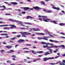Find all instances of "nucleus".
Returning a JSON list of instances; mask_svg holds the SVG:
<instances>
[{
  "mask_svg": "<svg viewBox=\"0 0 65 65\" xmlns=\"http://www.w3.org/2000/svg\"><path fill=\"white\" fill-rule=\"evenodd\" d=\"M43 61H44V62H45V61H47V60H52L53 59H54V57H44L43 58Z\"/></svg>",
  "mask_w": 65,
  "mask_h": 65,
  "instance_id": "obj_1",
  "label": "nucleus"
},
{
  "mask_svg": "<svg viewBox=\"0 0 65 65\" xmlns=\"http://www.w3.org/2000/svg\"><path fill=\"white\" fill-rule=\"evenodd\" d=\"M48 50L50 51V53H49V51H47L45 53V54L44 55L45 56H47V55H49V54H50L52 53V50L51 49H49Z\"/></svg>",
  "mask_w": 65,
  "mask_h": 65,
  "instance_id": "obj_2",
  "label": "nucleus"
},
{
  "mask_svg": "<svg viewBox=\"0 0 65 65\" xmlns=\"http://www.w3.org/2000/svg\"><path fill=\"white\" fill-rule=\"evenodd\" d=\"M46 20H48V21H50V22H51V23H53L54 24H57V21H52V20H51L50 19L48 18H47L46 19Z\"/></svg>",
  "mask_w": 65,
  "mask_h": 65,
  "instance_id": "obj_3",
  "label": "nucleus"
},
{
  "mask_svg": "<svg viewBox=\"0 0 65 65\" xmlns=\"http://www.w3.org/2000/svg\"><path fill=\"white\" fill-rule=\"evenodd\" d=\"M33 8L35 9V10H37L38 11H39L40 9H41V8L40 7H39L38 6H36L35 7H33Z\"/></svg>",
  "mask_w": 65,
  "mask_h": 65,
  "instance_id": "obj_4",
  "label": "nucleus"
},
{
  "mask_svg": "<svg viewBox=\"0 0 65 65\" xmlns=\"http://www.w3.org/2000/svg\"><path fill=\"white\" fill-rule=\"evenodd\" d=\"M20 33H21V34L22 35V36H23V37H26V36L25 35V34L26 33V32H23H23H21Z\"/></svg>",
  "mask_w": 65,
  "mask_h": 65,
  "instance_id": "obj_5",
  "label": "nucleus"
},
{
  "mask_svg": "<svg viewBox=\"0 0 65 65\" xmlns=\"http://www.w3.org/2000/svg\"><path fill=\"white\" fill-rule=\"evenodd\" d=\"M50 42H55V43H58L59 41L56 40H52L50 39L49 40Z\"/></svg>",
  "mask_w": 65,
  "mask_h": 65,
  "instance_id": "obj_6",
  "label": "nucleus"
},
{
  "mask_svg": "<svg viewBox=\"0 0 65 65\" xmlns=\"http://www.w3.org/2000/svg\"><path fill=\"white\" fill-rule=\"evenodd\" d=\"M9 21H12L13 22H19V21L14 20L12 19H9Z\"/></svg>",
  "mask_w": 65,
  "mask_h": 65,
  "instance_id": "obj_7",
  "label": "nucleus"
},
{
  "mask_svg": "<svg viewBox=\"0 0 65 65\" xmlns=\"http://www.w3.org/2000/svg\"><path fill=\"white\" fill-rule=\"evenodd\" d=\"M21 8L23 9V8L24 9V11H26V10H28V9H29V8L28 7H21Z\"/></svg>",
  "mask_w": 65,
  "mask_h": 65,
  "instance_id": "obj_8",
  "label": "nucleus"
},
{
  "mask_svg": "<svg viewBox=\"0 0 65 65\" xmlns=\"http://www.w3.org/2000/svg\"><path fill=\"white\" fill-rule=\"evenodd\" d=\"M13 44H12L11 45H7L6 46V48H8L9 49V48H10L11 47H12V46H10V45H13Z\"/></svg>",
  "mask_w": 65,
  "mask_h": 65,
  "instance_id": "obj_9",
  "label": "nucleus"
},
{
  "mask_svg": "<svg viewBox=\"0 0 65 65\" xmlns=\"http://www.w3.org/2000/svg\"><path fill=\"white\" fill-rule=\"evenodd\" d=\"M36 34L37 35H44V34L42 32H36Z\"/></svg>",
  "mask_w": 65,
  "mask_h": 65,
  "instance_id": "obj_10",
  "label": "nucleus"
},
{
  "mask_svg": "<svg viewBox=\"0 0 65 65\" xmlns=\"http://www.w3.org/2000/svg\"><path fill=\"white\" fill-rule=\"evenodd\" d=\"M52 8H53V9H56V10H60V8L59 7H56L55 6H53L52 7Z\"/></svg>",
  "mask_w": 65,
  "mask_h": 65,
  "instance_id": "obj_11",
  "label": "nucleus"
},
{
  "mask_svg": "<svg viewBox=\"0 0 65 65\" xmlns=\"http://www.w3.org/2000/svg\"><path fill=\"white\" fill-rule=\"evenodd\" d=\"M38 17H39V18H41V17H42V18H43V19H45V18H47V16H41L40 15H39Z\"/></svg>",
  "mask_w": 65,
  "mask_h": 65,
  "instance_id": "obj_12",
  "label": "nucleus"
},
{
  "mask_svg": "<svg viewBox=\"0 0 65 65\" xmlns=\"http://www.w3.org/2000/svg\"><path fill=\"white\" fill-rule=\"evenodd\" d=\"M10 26H12L11 27V29H13V28H16L17 27V26H15L14 24H13L12 25H10Z\"/></svg>",
  "mask_w": 65,
  "mask_h": 65,
  "instance_id": "obj_13",
  "label": "nucleus"
},
{
  "mask_svg": "<svg viewBox=\"0 0 65 65\" xmlns=\"http://www.w3.org/2000/svg\"><path fill=\"white\" fill-rule=\"evenodd\" d=\"M25 41V40L22 39H20L18 41V42H19V43H21V42H24Z\"/></svg>",
  "mask_w": 65,
  "mask_h": 65,
  "instance_id": "obj_14",
  "label": "nucleus"
},
{
  "mask_svg": "<svg viewBox=\"0 0 65 65\" xmlns=\"http://www.w3.org/2000/svg\"><path fill=\"white\" fill-rule=\"evenodd\" d=\"M65 60H63L62 63H60V65H65Z\"/></svg>",
  "mask_w": 65,
  "mask_h": 65,
  "instance_id": "obj_15",
  "label": "nucleus"
},
{
  "mask_svg": "<svg viewBox=\"0 0 65 65\" xmlns=\"http://www.w3.org/2000/svg\"><path fill=\"white\" fill-rule=\"evenodd\" d=\"M34 19V18L33 17H32L30 16H27L26 17V19Z\"/></svg>",
  "mask_w": 65,
  "mask_h": 65,
  "instance_id": "obj_16",
  "label": "nucleus"
},
{
  "mask_svg": "<svg viewBox=\"0 0 65 65\" xmlns=\"http://www.w3.org/2000/svg\"><path fill=\"white\" fill-rule=\"evenodd\" d=\"M10 3H11V4H13V5H17L18 4V3H17L16 2H11Z\"/></svg>",
  "mask_w": 65,
  "mask_h": 65,
  "instance_id": "obj_17",
  "label": "nucleus"
},
{
  "mask_svg": "<svg viewBox=\"0 0 65 65\" xmlns=\"http://www.w3.org/2000/svg\"><path fill=\"white\" fill-rule=\"evenodd\" d=\"M58 47H63V48H65V46L64 45H60L58 46Z\"/></svg>",
  "mask_w": 65,
  "mask_h": 65,
  "instance_id": "obj_18",
  "label": "nucleus"
},
{
  "mask_svg": "<svg viewBox=\"0 0 65 65\" xmlns=\"http://www.w3.org/2000/svg\"><path fill=\"white\" fill-rule=\"evenodd\" d=\"M25 24H27L28 25H31V23H28V22H25Z\"/></svg>",
  "mask_w": 65,
  "mask_h": 65,
  "instance_id": "obj_19",
  "label": "nucleus"
},
{
  "mask_svg": "<svg viewBox=\"0 0 65 65\" xmlns=\"http://www.w3.org/2000/svg\"><path fill=\"white\" fill-rule=\"evenodd\" d=\"M3 7L4 8V9H1V10H4V9H5L6 7H5V6L3 5Z\"/></svg>",
  "mask_w": 65,
  "mask_h": 65,
  "instance_id": "obj_20",
  "label": "nucleus"
},
{
  "mask_svg": "<svg viewBox=\"0 0 65 65\" xmlns=\"http://www.w3.org/2000/svg\"><path fill=\"white\" fill-rule=\"evenodd\" d=\"M41 4H43V5H45V3L44 2H41Z\"/></svg>",
  "mask_w": 65,
  "mask_h": 65,
  "instance_id": "obj_21",
  "label": "nucleus"
},
{
  "mask_svg": "<svg viewBox=\"0 0 65 65\" xmlns=\"http://www.w3.org/2000/svg\"><path fill=\"white\" fill-rule=\"evenodd\" d=\"M54 47H54V46H52L48 47H47V48H54Z\"/></svg>",
  "mask_w": 65,
  "mask_h": 65,
  "instance_id": "obj_22",
  "label": "nucleus"
},
{
  "mask_svg": "<svg viewBox=\"0 0 65 65\" xmlns=\"http://www.w3.org/2000/svg\"><path fill=\"white\" fill-rule=\"evenodd\" d=\"M45 18V19H43V21H44V22H48V21H47V20H46V19H46V18Z\"/></svg>",
  "mask_w": 65,
  "mask_h": 65,
  "instance_id": "obj_23",
  "label": "nucleus"
},
{
  "mask_svg": "<svg viewBox=\"0 0 65 65\" xmlns=\"http://www.w3.org/2000/svg\"><path fill=\"white\" fill-rule=\"evenodd\" d=\"M26 32V34H25V35H31V34L30 33L28 32L27 33V32Z\"/></svg>",
  "mask_w": 65,
  "mask_h": 65,
  "instance_id": "obj_24",
  "label": "nucleus"
},
{
  "mask_svg": "<svg viewBox=\"0 0 65 65\" xmlns=\"http://www.w3.org/2000/svg\"><path fill=\"white\" fill-rule=\"evenodd\" d=\"M41 44H46V43L43 41L41 42Z\"/></svg>",
  "mask_w": 65,
  "mask_h": 65,
  "instance_id": "obj_25",
  "label": "nucleus"
},
{
  "mask_svg": "<svg viewBox=\"0 0 65 65\" xmlns=\"http://www.w3.org/2000/svg\"><path fill=\"white\" fill-rule=\"evenodd\" d=\"M8 25H0V27H2L3 26H8Z\"/></svg>",
  "mask_w": 65,
  "mask_h": 65,
  "instance_id": "obj_26",
  "label": "nucleus"
},
{
  "mask_svg": "<svg viewBox=\"0 0 65 65\" xmlns=\"http://www.w3.org/2000/svg\"><path fill=\"white\" fill-rule=\"evenodd\" d=\"M41 39H44V40H48L47 39L45 38H42L41 37Z\"/></svg>",
  "mask_w": 65,
  "mask_h": 65,
  "instance_id": "obj_27",
  "label": "nucleus"
},
{
  "mask_svg": "<svg viewBox=\"0 0 65 65\" xmlns=\"http://www.w3.org/2000/svg\"><path fill=\"white\" fill-rule=\"evenodd\" d=\"M59 25H60V26H63L64 25V24L62 23H60Z\"/></svg>",
  "mask_w": 65,
  "mask_h": 65,
  "instance_id": "obj_28",
  "label": "nucleus"
},
{
  "mask_svg": "<svg viewBox=\"0 0 65 65\" xmlns=\"http://www.w3.org/2000/svg\"><path fill=\"white\" fill-rule=\"evenodd\" d=\"M48 46L47 45H44L43 46V47L44 48H45L46 47H48Z\"/></svg>",
  "mask_w": 65,
  "mask_h": 65,
  "instance_id": "obj_29",
  "label": "nucleus"
},
{
  "mask_svg": "<svg viewBox=\"0 0 65 65\" xmlns=\"http://www.w3.org/2000/svg\"><path fill=\"white\" fill-rule=\"evenodd\" d=\"M38 53H39V54H41V53H43V51H38L37 52Z\"/></svg>",
  "mask_w": 65,
  "mask_h": 65,
  "instance_id": "obj_30",
  "label": "nucleus"
},
{
  "mask_svg": "<svg viewBox=\"0 0 65 65\" xmlns=\"http://www.w3.org/2000/svg\"><path fill=\"white\" fill-rule=\"evenodd\" d=\"M31 52L32 53H33L34 54H36V52H35L34 50L31 51Z\"/></svg>",
  "mask_w": 65,
  "mask_h": 65,
  "instance_id": "obj_31",
  "label": "nucleus"
},
{
  "mask_svg": "<svg viewBox=\"0 0 65 65\" xmlns=\"http://www.w3.org/2000/svg\"><path fill=\"white\" fill-rule=\"evenodd\" d=\"M5 52V51L4 50H1L0 52L1 53H2L3 52Z\"/></svg>",
  "mask_w": 65,
  "mask_h": 65,
  "instance_id": "obj_32",
  "label": "nucleus"
},
{
  "mask_svg": "<svg viewBox=\"0 0 65 65\" xmlns=\"http://www.w3.org/2000/svg\"><path fill=\"white\" fill-rule=\"evenodd\" d=\"M40 30L39 29H34V31H40Z\"/></svg>",
  "mask_w": 65,
  "mask_h": 65,
  "instance_id": "obj_33",
  "label": "nucleus"
},
{
  "mask_svg": "<svg viewBox=\"0 0 65 65\" xmlns=\"http://www.w3.org/2000/svg\"><path fill=\"white\" fill-rule=\"evenodd\" d=\"M43 10L45 12H46H46H47V10H46V9H43Z\"/></svg>",
  "mask_w": 65,
  "mask_h": 65,
  "instance_id": "obj_34",
  "label": "nucleus"
},
{
  "mask_svg": "<svg viewBox=\"0 0 65 65\" xmlns=\"http://www.w3.org/2000/svg\"><path fill=\"white\" fill-rule=\"evenodd\" d=\"M46 13H51V11L49 10H47V11Z\"/></svg>",
  "mask_w": 65,
  "mask_h": 65,
  "instance_id": "obj_35",
  "label": "nucleus"
},
{
  "mask_svg": "<svg viewBox=\"0 0 65 65\" xmlns=\"http://www.w3.org/2000/svg\"><path fill=\"white\" fill-rule=\"evenodd\" d=\"M10 53H12V52H14V51L13 50H10Z\"/></svg>",
  "mask_w": 65,
  "mask_h": 65,
  "instance_id": "obj_36",
  "label": "nucleus"
},
{
  "mask_svg": "<svg viewBox=\"0 0 65 65\" xmlns=\"http://www.w3.org/2000/svg\"><path fill=\"white\" fill-rule=\"evenodd\" d=\"M50 65H55V64L54 63H50Z\"/></svg>",
  "mask_w": 65,
  "mask_h": 65,
  "instance_id": "obj_37",
  "label": "nucleus"
},
{
  "mask_svg": "<svg viewBox=\"0 0 65 65\" xmlns=\"http://www.w3.org/2000/svg\"><path fill=\"white\" fill-rule=\"evenodd\" d=\"M19 22H20L19 23V24H20V25H23V23H22V22L21 21H20V22H19Z\"/></svg>",
  "mask_w": 65,
  "mask_h": 65,
  "instance_id": "obj_38",
  "label": "nucleus"
},
{
  "mask_svg": "<svg viewBox=\"0 0 65 65\" xmlns=\"http://www.w3.org/2000/svg\"><path fill=\"white\" fill-rule=\"evenodd\" d=\"M11 15V14H10V13H9V14L7 13V14H5V15Z\"/></svg>",
  "mask_w": 65,
  "mask_h": 65,
  "instance_id": "obj_39",
  "label": "nucleus"
},
{
  "mask_svg": "<svg viewBox=\"0 0 65 65\" xmlns=\"http://www.w3.org/2000/svg\"><path fill=\"white\" fill-rule=\"evenodd\" d=\"M11 33H12V34H16V33H17V32H12Z\"/></svg>",
  "mask_w": 65,
  "mask_h": 65,
  "instance_id": "obj_40",
  "label": "nucleus"
},
{
  "mask_svg": "<svg viewBox=\"0 0 65 65\" xmlns=\"http://www.w3.org/2000/svg\"><path fill=\"white\" fill-rule=\"evenodd\" d=\"M11 57H12V58H15L16 56L15 55H12Z\"/></svg>",
  "mask_w": 65,
  "mask_h": 65,
  "instance_id": "obj_41",
  "label": "nucleus"
},
{
  "mask_svg": "<svg viewBox=\"0 0 65 65\" xmlns=\"http://www.w3.org/2000/svg\"><path fill=\"white\" fill-rule=\"evenodd\" d=\"M37 61V60L36 59H34L33 60V62H36Z\"/></svg>",
  "mask_w": 65,
  "mask_h": 65,
  "instance_id": "obj_42",
  "label": "nucleus"
},
{
  "mask_svg": "<svg viewBox=\"0 0 65 65\" xmlns=\"http://www.w3.org/2000/svg\"><path fill=\"white\" fill-rule=\"evenodd\" d=\"M10 39L11 40H14L15 39V38H11Z\"/></svg>",
  "mask_w": 65,
  "mask_h": 65,
  "instance_id": "obj_43",
  "label": "nucleus"
},
{
  "mask_svg": "<svg viewBox=\"0 0 65 65\" xmlns=\"http://www.w3.org/2000/svg\"><path fill=\"white\" fill-rule=\"evenodd\" d=\"M60 34H62V35H65V34L63 32H61Z\"/></svg>",
  "mask_w": 65,
  "mask_h": 65,
  "instance_id": "obj_44",
  "label": "nucleus"
},
{
  "mask_svg": "<svg viewBox=\"0 0 65 65\" xmlns=\"http://www.w3.org/2000/svg\"><path fill=\"white\" fill-rule=\"evenodd\" d=\"M60 38H63V39H65V37H60Z\"/></svg>",
  "mask_w": 65,
  "mask_h": 65,
  "instance_id": "obj_45",
  "label": "nucleus"
},
{
  "mask_svg": "<svg viewBox=\"0 0 65 65\" xmlns=\"http://www.w3.org/2000/svg\"><path fill=\"white\" fill-rule=\"evenodd\" d=\"M17 37H21V35H18L17 36Z\"/></svg>",
  "mask_w": 65,
  "mask_h": 65,
  "instance_id": "obj_46",
  "label": "nucleus"
},
{
  "mask_svg": "<svg viewBox=\"0 0 65 65\" xmlns=\"http://www.w3.org/2000/svg\"><path fill=\"white\" fill-rule=\"evenodd\" d=\"M59 57H60V56H56L55 57V59H57V58H59Z\"/></svg>",
  "mask_w": 65,
  "mask_h": 65,
  "instance_id": "obj_47",
  "label": "nucleus"
},
{
  "mask_svg": "<svg viewBox=\"0 0 65 65\" xmlns=\"http://www.w3.org/2000/svg\"><path fill=\"white\" fill-rule=\"evenodd\" d=\"M22 13H23V14H25L26 13V12H22Z\"/></svg>",
  "mask_w": 65,
  "mask_h": 65,
  "instance_id": "obj_48",
  "label": "nucleus"
},
{
  "mask_svg": "<svg viewBox=\"0 0 65 65\" xmlns=\"http://www.w3.org/2000/svg\"><path fill=\"white\" fill-rule=\"evenodd\" d=\"M30 51H25L24 52H25V53H29L30 52Z\"/></svg>",
  "mask_w": 65,
  "mask_h": 65,
  "instance_id": "obj_49",
  "label": "nucleus"
},
{
  "mask_svg": "<svg viewBox=\"0 0 65 65\" xmlns=\"http://www.w3.org/2000/svg\"><path fill=\"white\" fill-rule=\"evenodd\" d=\"M20 29H26V28H23V27L21 28Z\"/></svg>",
  "mask_w": 65,
  "mask_h": 65,
  "instance_id": "obj_50",
  "label": "nucleus"
},
{
  "mask_svg": "<svg viewBox=\"0 0 65 65\" xmlns=\"http://www.w3.org/2000/svg\"><path fill=\"white\" fill-rule=\"evenodd\" d=\"M5 36H7L8 34H4V35Z\"/></svg>",
  "mask_w": 65,
  "mask_h": 65,
  "instance_id": "obj_51",
  "label": "nucleus"
},
{
  "mask_svg": "<svg viewBox=\"0 0 65 65\" xmlns=\"http://www.w3.org/2000/svg\"><path fill=\"white\" fill-rule=\"evenodd\" d=\"M44 38H50V37H46L44 36Z\"/></svg>",
  "mask_w": 65,
  "mask_h": 65,
  "instance_id": "obj_52",
  "label": "nucleus"
},
{
  "mask_svg": "<svg viewBox=\"0 0 65 65\" xmlns=\"http://www.w3.org/2000/svg\"><path fill=\"white\" fill-rule=\"evenodd\" d=\"M29 9H29V10H33V8H30H30H29Z\"/></svg>",
  "mask_w": 65,
  "mask_h": 65,
  "instance_id": "obj_53",
  "label": "nucleus"
},
{
  "mask_svg": "<svg viewBox=\"0 0 65 65\" xmlns=\"http://www.w3.org/2000/svg\"><path fill=\"white\" fill-rule=\"evenodd\" d=\"M9 9L12 10V9L11 8H8L7 9V10H9Z\"/></svg>",
  "mask_w": 65,
  "mask_h": 65,
  "instance_id": "obj_54",
  "label": "nucleus"
},
{
  "mask_svg": "<svg viewBox=\"0 0 65 65\" xmlns=\"http://www.w3.org/2000/svg\"><path fill=\"white\" fill-rule=\"evenodd\" d=\"M61 12H62V13H64V14H65V12L64 11L62 10L61 11Z\"/></svg>",
  "mask_w": 65,
  "mask_h": 65,
  "instance_id": "obj_55",
  "label": "nucleus"
},
{
  "mask_svg": "<svg viewBox=\"0 0 65 65\" xmlns=\"http://www.w3.org/2000/svg\"><path fill=\"white\" fill-rule=\"evenodd\" d=\"M42 55H39L38 56V57H42Z\"/></svg>",
  "mask_w": 65,
  "mask_h": 65,
  "instance_id": "obj_56",
  "label": "nucleus"
},
{
  "mask_svg": "<svg viewBox=\"0 0 65 65\" xmlns=\"http://www.w3.org/2000/svg\"><path fill=\"white\" fill-rule=\"evenodd\" d=\"M38 39H39V40H40V39H41V38H40V37H38Z\"/></svg>",
  "mask_w": 65,
  "mask_h": 65,
  "instance_id": "obj_57",
  "label": "nucleus"
},
{
  "mask_svg": "<svg viewBox=\"0 0 65 65\" xmlns=\"http://www.w3.org/2000/svg\"><path fill=\"white\" fill-rule=\"evenodd\" d=\"M9 62H10V60H7L6 61V62H7V63H8Z\"/></svg>",
  "mask_w": 65,
  "mask_h": 65,
  "instance_id": "obj_58",
  "label": "nucleus"
},
{
  "mask_svg": "<svg viewBox=\"0 0 65 65\" xmlns=\"http://www.w3.org/2000/svg\"><path fill=\"white\" fill-rule=\"evenodd\" d=\"M3 44H7L5 42H3Z\"/></svg>",
  "mask_w": 65,
  "mask_h": 65,
  "instance_id": "obj_59",
  "label": "nucleus"
},
{
  "mask_svg": "<svg viewBox=\"0 0 65 65\" xmlns=\"http://www.w3.org/2000/svg\"><path fill=\"white\" fill-rule=\"evenodd\" d=\"M35 35V34H33L32 35H31V36H34Z\"/></svg>",
  "mask_w": 65,
  "mask_h": 65,
  "instance_id": "obj_60",
  "label": "nucleus"
},
{
  "mask_svg": "<svg viewBox=\"0 0 65 65\" xmlns=\"http://www.w3.org/2000/svg\"><path fill=\"white\" fill-rule=\"evenodd\" d=\"M39 20H40V21H42V19L41 18H39Z\"/></svg>",
  "mask_w": 65,
  "mask_h": 65,
  "instance_id": "obj_61",
  "label": "nucleus"
},
{
  "mask_svg": "<svg viewBox=\"0 0 65 65\" xmlns=\"http://www.w3.org/2000/svg\"><path fill=\"white\" fill-rule=\"evenodd\" d=\"M36 59L37 60H40V58H38Z\"/></svg>",
  "mask_w": 65,
  "mask_h": 65,
  "instance_id": "obj_62",
  "label": "nucleus"
},
{
  "mask_svg": "<svg viewBox=\"0 0 65 65\" xmlns=\"http://www.w3.org/2000/svg\"><path fill=\"white\" fill-rule=\"evenodd\" d=\"M49 45H53V44L50 43Z\"/></svg>",
  "mask_w": 65,
  "mask_h": 65,
  "instance_id": "obj_63",
  "label": "nucleus"
},
{
  "mask_svg": "<svg viewBox=\"0 0 65 65\" xmlns=\"http://www.w3.org/2000/svg\"><path fill=\"white\" fill-rule=\"evenodd\" d=\"M62 56L63 57H65V53H64V54L62 55Z\"/></svg>",
  "mask_w": 65,
  "mask_h": 65,
  "instance_id": "obj_64",
  "label": "nucleus"
}]
</instances>
